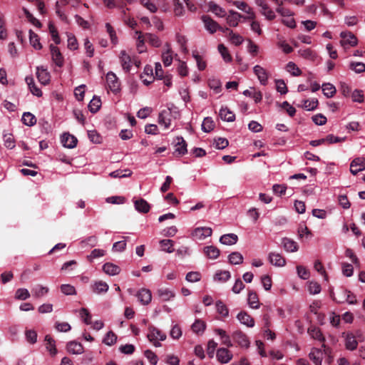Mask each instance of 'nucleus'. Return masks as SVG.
<instances>
[{
    "mask_svg": "<svg viewBox=\"0 0 365 365\" xmlns=\"http://www.w3.org/2000/svg\"><path fill=\"white\" fill-rule=\"evenodd\" d=\"M31 292L34 297L38 298L47 294L48 292V288L41 285H38L33 288Z\"/></svg>",
    "mask_w": 365,
    "mask_h": 365,
    "instance_id": "nucleus-47",
    "label": "nucleus"
},
{
    "mask_svg": "<svg viewBox=\"0 0 365 365\" xmlns=\"http://www.w3.org/2000/svg\"><path fill=\"white\" fill-rule=\"evenodd\" d=\"M282 244L284 249L287 252H297L299 249V246H298L297 243L295 241H294L293 240H291L287 237H284L282 239Z\"/></svg>",
    "mask_w": 365,
    "mask_h": 365,
    "instance_id": "nucleus-18",
    "label": "nucleus"
},
{
    "mask_svg": "<svg viewBox=\"0 0 365 365\" xmlns=\"http://www.w3.org/2000/svg\"><path fill=\"white\" fill-rule=\"evenodd\" d=\"M309 357L311 361L315 365H322L323 354L322 351L319 349H314L309 354Z\"/></svg>",
    "mask_w": 365,
    "mask_h": 365,
    "instance_id": "nucleus-20",
    "label": "nucleus"
},
{
    "mask_svg": "<svg viewBox=\"0 0 365 365\" xmlns=\"http://www.w3.org/2000/svg\"><path fill=\"white\" fill-rule=\"evenodd\" d=\"M101 106V101L98 97H93V99L90 101L88 108L91 113H96Z\"/></svg>",
    "mask_w": 365,
    "mask_h": 365,
    "instance_id": "nucleus-41",
    "label": "nucleus"
},
{
    "mask_svg": "<svg viewBox=\"0 0 365 365\" xmlns=\"http://www.w3.org/2000/svg\"><path fill=\"white\" fill-rule=\"evenodd\" d=\"M254 73L257 76L260 83L265 85L267 82V74L265 70L259 65L254 67Z\"/></svg>",
    "mask_w": 365,
    "mask_h": 365,
    "instance_id": "nucleus-23",
    "label": "nucleus"
},
{
    "mask_svg": "<svg viewBox=\"0 0 365 365\" xmlns=\"http://www.w3.org/2000/svg\"><path fill=\"white\" fill-rule=\"evenodd\" d=\"M351 167H359L361 170H365V158H356L351 163Z\"/></svg>",
    "mask_w": 365,
    "mask_h": 365,
    "instance_id": "nucleus-64",
    "label": "nucleus"
},
{
    "mask_svg": "<svg viewBox=\"0 0 365 365\" xmlns=\"http://www.w3.org/2000/svg\"><path fill=\"white\" fill-rule=\"evenodd\" d=\"M212 230L210 227H197L194 230L192 235L199 240H203L207 237L211 236Z\"/></svg>",
    "mask_w": 365,
    "mask_h": 365,
    "instance_id": "nucleus-13",
    "label": "nucleus"
},
{
    "mask_svg": "<svg viewBox=\"0 0 365 365\" xmlns=\"http://www.w3.org/2000/svg\"><path fill=\"white\" fill-rule=\"evenodd\" d=\"M93 291L96 294L106 293L108 289V285L106 282L99 281L96 282L92 287Z\"/></svg>",
    "mask_w": 365,
    "mask_h": 365,
    "instance_id": "nucleus-34",
    "label": "nucleus"
},
{
    "mask_svg": "<svg viewBox=\"0 0 365 365\" xmlns=\"http://www.w3.org/2000/svg\"><path fill=\"white\" fill-rule=\"evenodd\" d=\"M66 349L68 352L72 354H81L83 352V345L76 341H69L66 344Z\"/></svg>",
    "mask_w": 365,
    "mask_h": 365,
    "instance_id": "nucleus-14",
    "label": "nucleus"
},
{
    "mask_svg": "<svg viewBox=\"0 0 365 365\" xmlns=\"http://www.w3.org/2000/svg\"><path fill=\"white\" fill-rule=\"evenodd\" d=\"M255 4L262 8L261 12L267 19L273 20L276 17L274 12L269 7L264 0H255Z\"/></svg>",
    "mask_w": 365,
    "mask_h": 365,
    "instance_id": "nucleus-5",
    "label": "nucleus"
},
{
    "mask_svg": "<svg viewBox=\"0 0 365 365\" xmlns=\"http://www.w3.org/2000/svg\"><path fill=\"white\" fill-rule=\"evenodd\" d=\"M50 51L53 61L56 63L57 66L61 67L63 65L64 61L59 48L57 46L51 44Z\"/></svg>",
    "mask_w": 365,
    "mask_h": 365,
    "instance_id": "nucleus-7",
    "label": "nucleus"
},
{
    "mask_svg": "<svg viewBox=\"0 0 365 365\" xmlns=\"http://www.w3.org/2000/svg\"><path fill=\"white\" fill-rule=\"evenodd\" d=\"M209 10L217 16L224 17L226 16L225 10L214 2L209 3Z\"/></svg>",
    "mask_w": 365,
    "mask_h": 365,
    "instance_id": "nucleus-35",
    "label": "nucleus"
},
{
    "mask_svg": "<svg viewBox=\"0 0 365 365\" xmlns=\"http://www.w3.org/2000/svg\"><path fill=\"white\" fill-rule=\"evenodd\" d=\"M192 56L195 59L197 68L200 71H203L207 66L206 62L203 60L202 57L199 55L198 52L195 51L192 52Z\"/></svg>",
    "mask_w": 365,
    "mask_h": 365,
    "instance_id": "nucleus-49",
    "label": "nucleus"
},
{
    "mask_svg": "<svg viewBox=\"0 0 365 365\" xmlns=\"http://www.w3.org/2000/svg\"><path fill=\"white\" fill-rule=\"evenodd\" d=\"M23 123L29 126H32L36 124V117L29 112L24 113L22 116Z\"/></svg>",
    "mask_w": 365,
    "mask_h": 365,
    "instance_id": "nucleus-43",
    "label": "nucleus"
},
{
    "mask_svg": "<svg viewBox=\"0 0 365 365\" xmlns=\"http://www.w3.org/2000/svg\"><path fill=\"white\" fill-rule=\"evenodd\" d=\"M132 174V171L129 169H125V170H115L112 173H110V175L112 177V178H125V177H129Z\"/></svg>",
    "mask_w": 365,
    "mask_h": 365,
    "instance_id": "nucleus-53",
    "label": "nucleus"
},
{
    "mask_svg": "<svg viewBox=\"0 0 365 365\" xmlns=\"http://www.w3.org/2000/svg\"><path fill=\"white\" fill-rule=\"evenodd\" d=\"M106 81L112 92L117 93L120 91V82L114 73L108 72L107 73Z\"/></svg>",
    "mask_w": 365,
    "mask_h": 365,
    "instance_id": "nucleus-2",
    "label": "nucleus"
},
{
    "mask_svg": "<svg viewBox=\"0 0 365 365\" xmlns=\"http://www.w3.org/2000/svg\"><path fill=\"white\" fill-rule=\"evenodd\" d=\"M170 115L171 112L169 109L162 110L158 116L159 124L164 125L165 128H168L170 125Z\"/></svg>",
    "mask_w": 365,
    "mask_h": 365,
    "instance_id": "nucleus-17",
    "label": "nucleus"
},
{
    "mask_svg": "<svg viewBox=\"0 0 365 365\" xmlns=\"http://www.w3.org/2000/svg\"><path fill=\"white\" fill-rule=\"evenodd\" d=\"M144 37L147 42H148L151 46L158 48L161 46L160 39L155 34L150 33L143 34Z\"/></svg>",
    "mask_w": 365,
    "mask_h": 365,
    "instance_id": "nucleus-28",
    "label": "nucleus"
},
{
    "mask_svg": "<svg viewBox=\"0 0 365 365\" xmlns=\"http://www.w3.org/2000/svg\"><path fill=\"white\" fill-rule=\"evenodd\" d=\"M116 340L117 336L112 331H110L106 334L103 342L106 345L111 346L115 343Z\"/></svg>",
    "mask_w": 365,
    "mask_h": 365,
    "instance_id": "nucleus-58",
    "label": "nucleus"
},
{
    "mask_svg": "<svg viewBox=\"0 0 365 365\" xmlns=\"http://www.w3.org/2000/svg\"><path fill=\"white\" fill-rule=\"evenodd\" d=\"M340 36L342 38L341 41L342 46H345L346 45L354 46L357 43V38L351 32L342 31Z\"/></svg>",
    "mask_w": 365,
    "mask_h": 365,
    "instance_id": "nucleus-6",
    "label": "nucleus"
},
{
    "mask_svg": "<svg viewBox=\"0 0 365 365\" xmlns=\"http://www.w3.org/2000/svg\"><path fill=\"white\" fill-rule=\"evenodd\" d=\"M176 143L175 144V152L174 155L176 156H182L185 154L187 153V143L184 140V138L181 136L176 138Z\"/></svg>",
    "mask_w": 365,
    "mask_h": 365,
    "instance_id": "nucleus-3",
    "label": "nucleus"
},
{
    "mask_svg": "<svg viewBox=\"0 0 365 365\" xmlns=\"http://www.w3.org/2000/svg\"><path fill=\"white\" fill-rule=\"evenodd\" d=\"M217 48L225 62H230L232 61V56L224 44H219Z\"/></svg>",
    "mask_w": 365,
    "mask_h": 365,
    "instance_id": "nucleus-48",
    "label": "nucleus"
},
{
    "mask_svg": "<svg viewBox=\"0 0 365 365\" xmlns=\"http://www.w3.org/2000/svg\"><path fill=\"white\" fill-rule=\"evenodd\" d=\"M229 40L235 46H240L243 42V38L240 34H235L233 31H230Z\"/></svg>",
    "mask_w": 365,
    "mask_h": 365,
    "instance_id": "nucleus-57",
    "label": "nucleus"
},
{
    "mask_svg": "<svg viewBox=\"0 0 365 365\" xmlns=\"http://www.w3.org/2000/svg\"><path fill=\"white\" fill-rule=\"evenodd\" d=\"M36 76L38 81L43 85L47 84L50 81L49 73L47 72L46 69L42 67H37Z\"/></svg>",
    "mask_w": 365,
    "mask_h": 365,
    "instance_id": "nucleus-25",
    "label": "nucleus"
},
{
    "mask_svg": "<svg viewBox=\"0 0 365 365\" xmlns=\"http://www.w3.org/2000/svg\"><path fill=\"white\" fill-rule=\"evenodd\" d=\"M269 262L277 267H283L286 264L285 259L279 253L271 252L269 255Z\"/></svg>",
    "mask_w": 365,
    "mask_h": 365,
    "instance_id": "nucleus-15",
    "label": "nucleus"
},
{
    "mask_svg": "<svg viewBox=\"0 0 365 365\" xmlns=\"http://www.w3.org/2000/svg\"><path fill=\"white\" fill-rule=\"evenodd\" d=\"M135 34L138 35L137 48L139 53H143L145 51V41H146L143 34L140 31H136Z\"/></svg>",
    "mask_w": 365,
    "mask_h": 365,
    "instance_id": "nucleus-50",
    "label": "nucleus"
},
{
    "mask_svg": "<svg viewBox=\"0 0 365 365\" xmlns=\"http://www.w3.org/2000/svg\"><path fill=\"white\" fill-rule=\"evenodd\" d=\"M24 14L26 19L31 22L33 25L41 28L42 26L41 23L36 19L26 9H24Z\"/></svg>",
    "mask_w": 365,
    "mask_h": 365,
    "instance_id": "nucleus-61",
    "label": "nucleus"
},
{
    "mask_svg": "<svg viewBox=\"0 0 365 365\" xmlns=\"http://www.w3.org/2000/svg\"><path fill=\"white\" fill-rule=\"evenodd\" d=\"M215 333H217L222 339V344L224 345L230 347L232 346V341L230 340V337L227 334L226 331L221 329H216L215 330Z\"/></svg>",
    "mask_w": 365,
    "mask_h": 365,
    "instance_id": "nucleus-33",
    "label": "nucleus"
},
{
    "mask_svg": "<svg viewBox=\"0 0 365 365\" xmlns=\"http://www.w3.org/2000/svg\"><path fill=\"white\" fill-rule=\"evenodd\" d=\"M80 314H81V317L83 319V322L86 324H91V315L87 309L81 308L80 310Z\"/></svg>",
    "mask_w": 365,
    "mask_h": 365,
    "instance_id": "nucleus-63",
    "label": "nucleus"
},
{
    "mask_svg": "<svg viewBox=\"0 0 365 365\" xmlns=\"http://www.w3.org/2000/svg\"><path fill=\"white\" fill-rule=\"evenodd\" d=\"M248 304L252 309H258L259 307L258 295L252 290H250L248 294Z\"/></svg>",
    "mask_w": 365,
    "mask_h": 365,
    "instance_id": "nucleus-29",
    "label": "nucleus"
},
{
    "mask_svg": "<svg viewBox=\"0 0 365 365\" xmlns=\"http://www.w3.org/2000/svg\"><path fill=\"white\" fill-rule=\"evenodd\" d=\"M217 358L222 364L228 363L232 358V354L226 348H220L217 351Z\"/></svg>",
    "mask_w": 365,
    "mask_h": 365,
    "instance_id": "nucleus-10",
    "label": "nucleus"
},
{
    "mask_svg": "<svg viewBox=\"0 0 365 365\" xmlns=\"http://www.w3.org/2000/svg\"><path fill=\"white\" fill-rule=\"evenodd\" d=\"M287 71L294 76H299L302 74L301 70L293 62H289L287 64Z\"/></svg>",
    "mask_w": 365,
    "mask_h": 365,
    "instance_id": "nucleus-55",
    "label": "nucleus"
},
{
    "mask_svg": "<svg viewBox=\"0 0 365 365\" xmlns=\"http://www.w3.org/2000/svg\"><path fill=\"white\" fill-rule=\"evenodd\" d=\"M165 46L167 47V50L162 55L163 62L165 66H169L171 65L173 62V57L171 55L172 51L170 48V45L168 43H166Z\"/></svg>",
    "mask_w": 365,
    "mask_h": 365,
    "instance_id": "nucleus-32",
    "label": "nucleus"
},
{
    "mask_svg": "<svg viewBox=\"0 0 365 365\" xmlns=\"http://www.w3.org/2000/svg\"><path fill=\"white\" fill-rule=\"evenodd\" d=\"M229 262L232 264H240L243 262V257L240 252H234L229 255Z\"/></svg>",
    "mask_w": 365,
    "mask_h": 365,
    "instance_id": "nucleus-45",
    "label": "nucleus"
},
{
    "mask_svg": "<svg viewBox=\"0 0 365 365\" xmlns=\"http://www.w3.org/2000/svg\"><path fill=\"white\" fill-rule=\"evenodd\" d=\"M205 327L206 324L203 321L197 319L192 325V330L199 334L204 332Z\"/></svg>",
    "mask_w": 365,
    "mask_h": 365,
    "instance_id": "nucleus-40",
    "label": "nucleus"
},
{
    "mask_svg": "<svg viewBox=\"0 0 365 365\" xmlns=\"http://www.w3.org/2000/svg\"><path fill=\"white\" fill-rule=\"evenodd\" d=\"M357 346L358 341H356L355 336L351 333L347 334L345 339L346 349L350 351H354L357 348Z\"/></svg>",
    "mask_w": 365,
    "mask_h": 365,
    "instance_id": "nucleus-22",
    "label": "nucleus"
},
{
    "mask_svg": "<svg viewBox=\"0 0 365 365\" xmlns=\"http://www.w3.org/2000/svg\"><path fill=\"white\" fill-rule=\"evenodd\" d=\"M220 118L227 122H232L235 119V115L227 108H222L220 110Z\"/></svg>",
    "mask_w": 365,
    "mask_h": 365,
    "instance_id": "nucleus-30",
    "label": "nucleus"
},
{
    "mask_svg": "<svg viewBox=\"0 0 365 365\" xmlns=\"http://www.w3.org/2000/svg\"><path fill=\"white\" fill-rule=\"evenodd\" d=\"M308 332L313 339L319 341H324V337L319 328L314 327H310L308 329Z\"/></svg>",
    "mask_w": 365,
    "mask_h": 365,
    "instance_id": "nucleus-38",
    "label": "nucleus"
},
{
    "mask_svg": "<svg viewBox=\"0 0 365 365\" xmlns=\"http://www.w3.org/2000/svg\"><path fill=\"white\" fill-rule=\"evenodd\" d=\"M349 68L354 71L356 73L365 72V64L361 62H351Z\"/></svg>",
    "mask_w": 365,
    "mask_h": 365,
    "instance_id": "nucleus-56",
    "label": "nucleus"
},
{
    "mask_svg": "<svg viewBox=\"0 0 365 365\" xmlns=\"http://www.w3.org/2000/svg\"><path fill=\"white\" fill-rule=\"evenodd\" d=\"M49 32L51 35L53 41L55 42L56 44H59L61 43V39L58 36V31L55 26L52 24H49L48 25Z\"/></svg>",
    "mask_w": 365,
    "mask_h": 365,
    "instance_id": "nucleus-59",
    "label": "nucleus"
},
{
    "mask_svg": "<svg viewBox=\"0 0 365 365\" xmlns=\"http://www.w3.org/2000/svg\"><path fill=\"white\" fill-rule=\"evenodd\" d=\"M136 296L139 301L144 305L148 304L152 299L151 292L145 288L140 289Z\"/></svg>",
    "mask_w": 365,
    "mask_h": 365,
    "instance_id": "nucleus-11",
    "label": "nucleus"
},
{
    "mask_svg": "<svg viewBox=\"0 0 365 365\" xmlns=\"http://www.w3.org/2000/svg\"><path fill=\"white\" fill-rule=\"evenodd\" d=\"M103 270L105 273L109 275H116L120 272V268L116 264L110 262H106L103 266Z\"/></svg>",
    "mask_w": 365,
    "mask_h": 365,
    "instance_id": "nucleus-21",
    "label": "nucleus"
},
{
    "mask_svg": "<svg viewBox=\"0 0 365 365\" xmlns=\"http://www.w3.org/2000/svg\"><path fill=\"white\" fill-rule=\"evenodd\" d=\"M29 41L31 45L36 49L40 50L42 48V46L39 41L38 36L34 33L32 30H29Z\"/></svg>",
    "mask_w": 365,
    "mask_h": 365,
    "instance_id": "nucleus-36",
    "label": "nucleus"
},
{
    "mask_svg": "<svg viewBox=\"0 0 365 365\" xmlns=\"http://www.w3.org/2000/svg\"><path fill=\"white\" fill-rule=\"evenodd\" d=\"M202 21L204 23L205 29L210 33L214 34L217 31L219 24L214 21L210 16L203 15L202 16Z\"/></svg>",
    "mask_w": 365,
    "mask_h": 365,
    "instance_id": "nucleus-8",
    "label": "nucleus"
},
{
    "mask_svg": "<svg viewBox=\"0 0 365 365\" xmlns=\"http://www.w3.org/2000/svg\"><path fill=\"white\" fill-rule=\"evenodd\" d=\"M216 308L217 312L224 317H227L229 314L227 307L220 300L216 302Z\"/></svg>",
    "mask_w": 365,
    "mask_h": 365,
    "instance_id": "nucleus-54",
    "label": "nucleus"
},
{
    "mask_svg": "<svg viewBox=\"0 0 365 365\" xmlns=\"http://www.w3.org/2000/svg\"><path fill=\"white\" fill-rule=\"evenodd\" d=\"M30 297V293L27 289L19 288L16 291L15 298L18 300H26Z\"/></svg>",
    "mask_w": 365,
    "mask_h": 365,
    "instance_id": "nucleus-51",
    "label": "nucleus"
},
{
    "mask_svg": "<svg viewBox=\"0 0 365 365\" xmlns=\"http://www.w3.org/2000/svg\"><path fill=\"white\" fill-rule=\"evenodd\" d=\"M322 91L325 96L331 98L336 93V88L331 83H327L322 85Z\"/></svg>",
    "mask_w": 365,
    "mask_h": 365,
    "instance_id": "nucleus-37",
    "label": "nucleus"
},
{
    "mask_svg": "<svg viewBox=\"0 0 365 365\" xmlns=\"http://www.w3.org/2000/svg\"><path fill=\"white\" fill-rule=\"evenodd\" d=\"M120 60L123 68L126 72H128L131 67V58L130 56L126 53L125 51L120 52Z\"/></svg>",
    "mask_w": 365,
    "mask_h": 365,
    "instance_id": "nucleus-24",
    "label": "nucleus"
},
{
    "mask_svg": "<svg viewBox=\"0 0 365 365\" xmlns=\"http://www.w3.org/2000/svg\"><path fill=\"white\" fill-rule=\"evenodd\" d=\"M45 341L46 349L51 355H55L57 353L55 340L50 335H46L45 336Z\"/></svg>",
    "mask_w": 365,
    "mask_h": 365,
    "instance_id": "nucleus-31",
    "label": "nucleus"
},
{
    "mask_svg": "<svg viewBox=\"0 0 365 365\" xmlns=\"http://www.w3.org/2000/svg\"><path fill=\"white\" fill-rule=\"evenodd\" d=\"M231 274L229 271H220L214 276V279L220 282H225L230 278Z\"/></svg>",
    "mask_w": 365,
    "mask_h": 365,
    "instance_id": "nucleus-42",
    "label": "nucleus"
},
{
    "mask_svg": "<svg viewBox=\"0 0 365 365\" xmlns=\"http://www.w3.org/2000/svg\"><path fill=\"white\" fill-rule=\"evenodd\" d=\"M162 250L168 253L174 252L173 241L171 240H162L160 241Z\"/></svg>",
    "mask_w": 365,
    "mask_h": 365,
    "instance_id": "nucleus-46",
    "label": "nucleus"
},
{
    "mask_svg": "<svg viewBox=\"0 0 365 365\" xmlns=\"http://www.w3.org/2000/svg\"><path fill=\"white\" fill-rule=\"evenodd\" d=\"M205 255L210 259H216L220 255V250L216 247L207 246L204 248Z\"/></svg>",
    "mask_w": 365,
    "mask_h": 365,
    "instance_id": "nucleus-39",
    "label": "nucleus"
},
{
    "mask_svg": "<svg viewBox=\"0 0 365 365\" xmlns=\"http://www.w3.org/2000/svg\"><path fill=\"white\" fill-rule=\"evenodd\" d=\"M232 339L239 346L247 348L250 346V341L245 334L238 330L232 334Z\"/></svg>",
    "mask_w": 365,
    "mask_h": 365,
    "instance_id": "nucleus-4",
    "label": "nucleus"
},
{
    "mask_svg": "<svg viewBox=\"0 0 365 365\" xmlns=\"http://www.w3.org/2000/svg\"><path fill=\"white\" fill-rule=\"evenodd\" d=\"M26 82L28 84L30 91L33 95L36 96L38 97L42 96V92L41 89L36 86L34 80L32 77H26Z\"/></svg>",
    "mask_w": 365,
    "mask_h": 365,
    "instance_id": "nucleus-27",
    "label": "nucleus"
},
{
    "mask_svg": "<svg viewBox=\"0 0 365 365\" xmlns=\"http://www.w3.org/2000/svg\"><path fill=\"white\" fill-rule=\"evenodd\" d=\"M77 138L69 133H64L61 137V143L63 145L68 148H73L76 146Z\"/></svg>",
    "mask_w": 365,
    "mask_h": 365,
    "instance_id": "nucleus-12",
    "label": "nucleus"
},
{
    "mask_svg": "<svg viewBox=\"0 0 365 365\" xmlns=\"http://www.w3.org/2000/svg\"><path fill=\"white\" fill-rule=\"evenodd\" d=\"M299 53L303 58L309 59L312 61H314V59L316 58V54L310 48H306V49H303V50L301 49L299 51Z\"/></svg>",
    "mask_w": 365,
    "mask_h": 365,
    "instance_id": "nucleus-60",
    "label": "nucleus"
},
{
    "mask_svg": "<svg viewBox=\"0 0 365 365\" xmlns=\"http://www.w3.org/2000/svg\"><path fill=\"white\" fill-rule=\"evenodd\" d=\"M237 319L248 327H253L255 325L254 319L246 312H240L237 316Z\"/></svg>",
    "mask_w": 365,
    "mask_h": 365,
    "instance_id": "nucleus-16",
    "label": "nucleus"
},
{
    "mask_svg": "<svg viewBox=\"0 0 365 365\" xmlns=\"http://www.w3.org/2000/svg\"><path fill=\"white\" fill-rule=\"evenodd\" d=\"M214 128L215 123L212 118L210 117L205 118L202 124V130L205 133H209Z\"/></svg>",
    "mask_w": 365,
    "mask_h": 365,
    "instance_id": "nucleus-44",
    "label": "nucleus"
},
{
    "mask_svg": "<svg viewBox=\"0 0 365 365\" xmlns=\"http://www.w3.org/2000/svg\"><path fill=\"white\" fill-rule=\"evenodd\" d=\"M158 293L163 301H168L170 299L175 297V294L168 289H160Z\"/></svg>",
    "mask_w": 365,
    "mask_h": 365,
    "instance_id": "nucleus-52",
    "label": "nucleus"
},
{
    "mask_svg": "<svg viewBox=\"0 0 365 365\" xmlns=\"http://www.w3.org/2000/svg\"><path fill=\"white\" fill-rule=\"evenodd\" d=\"M147 336L149 341L156 347L161 346L158 340L164 341L166 339V335L153 326L149 327V332Z\"/></svg>",
    "mask_w": 365,
    "mask_h": 365,
    "instance_id": "nucleus-1",
    "label": "nucleus"
},
{
    "mask_svg": "<svg viewBox=\"0 0 365 365\" xmlns=\"http://www.w3.org/2000/svg\"><path fill=\"white\" fill-rule=\"evenodd\" d=\"M238 240V237L235 234H226L221 236L220 239V242L222 244L227 245H232L237 243Z\"/></svg>",
    "mask_w": 365,
    "mask_h": 365,
    "instance_id": "nucleus-26",
    "label": "nucleus"
},
{
    "mask_svg": "<svg viewBox=\"0 0 365 365\" xmlns=\"http://www.w3.org/2000/svg\"><path fill=\"white\" fill-rule=\"evenodd\" d=\"M106 28L107 32L109 34L111 42L113 44H116L118 42V38L116 36L115 31L114 30L113 26L109 23L106 24Z\"/></svg>",
    "mask_w": 365,
    "mask_h": 365,
    "instance_id": "nucleus-62",
    "label": "nucleus"
},
{
    "mask_svg": "<svg viewBox=\"0 0 365 365\" xmlns=\"http://www.w3.org/2000/svg\"><path fill=\"white\" fill-rule=\"evenodd\" d=\"M135 208L142 213H147L150 211V206L149 203L144 199L140 198L134 202Z\"/></svg>",
    "mask_w": 365,
    "mask_h": 365,
    "instance_id": "nucleus-19",
    "label": "nucleus"
},
{
    "mask_svg": "<svg viewBox=\"0 0 365 365\" xmlns=\"http://www.w3.org/2000/svg\"><path fill=\"white\" fill-rule=\"evenodd\" d=\"M243 16L240 13L234 10H230L226 21L230 26L236 27L238 26L240 19Z\"/></svg>",
    "mask_w": 365,
    "mask_h": 365,
    "instance_id": "nucleus-9",
    "label": "nucleus"
}]
</instances>
